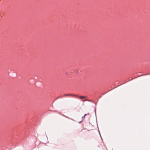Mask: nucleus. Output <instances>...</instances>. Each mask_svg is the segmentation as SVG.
<instances>
[{
    "instance_id": "f257e3e1",
    "label": "nucleus",
    "mask_w": 150,
    "mask_h": 150,
    "mask_svg": "<svg viewBox=\"0 0 150 150\" xmlns=\"http://www.w3.org/2000/svg\"><path fill=\"white\" fill-rule=\"evenodd\" d=\"M78 97H79L81 99L86 98V96H78Z\"/></svg>"
},
{
    "instance_id": "f03ea898",
    "label": "nucleus",
    "mask_w": 150,
    "mask_h": 150,
    "mask_svg": "<svg viewBox=\"0 0 150 150\" xmlns=\"http://www.w3.org/2000/svg\"><path fill=\"white\" fill-rule=\"evenodd\" d=\"M71 94H67L64 95V96H71Z\"/></svg>"
},
{
    "instance_id": "7ed1b4c3",
    "label": "nucleus",
    "mask_w": 150,
    "mask_h": 150,
    "mask_svg": "<svg viewBox=\"0 0 150 150\" xmlns=\"http://www.w3.org/2000/svg\"><path fill=\"white\" fill-rule=\"evenodd\" d=\"M86 115V114H85L84 116H83L82 117V119H84L85 118V116Z\"/></svg>"
},
{
    "instance_id": "20e7f679",
    "label": "nucleus",
    "mask_w": 150,
    "mask_h": 150,
    "mask_svg": "<svg viewBox=\"0 0 150 150\" xmlns=\"http://www.w3.org/2000/svg\"><path fill=\"white\" fill-rule=\"evenodd\" d=\"M86 100H83L82 101H83L84 102V101H86Z\"/></svg>"
}]
</instances>
